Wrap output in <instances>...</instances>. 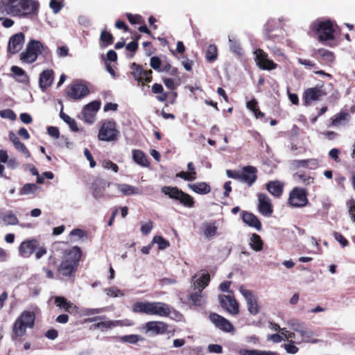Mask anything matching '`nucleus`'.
Masks as SVG:
<instances>
[{"label":"nucleus","instance_id":"39","mask_svg":"<svg viewBox=\"0 0 355 355\" xmlns=\"http://www.w3.org/2000/svg\"><path fill=\"white\" fill-rule=\"evenodd\" d=\"M210 276L208 273L203 274L199 279L193 283L195 289H202V291L209 285Z\"/></svg>","mask_w":355,"mask_h":355},{"label":"nucleus","instance_id":"60","mask_svg":"<svg viewBox=\"0 0 355 355\" xmlns=\"http://www.w3.org/2000/svg\"><path fill=\"white\" fill-rule=\"evenodd\" d=\"M347 115L348 114L346 112H340L339 114H336L332 119V124L334 125H338L341 121L346 119Z\"/></svg>","mask_w":355,"mask_h":355},{"label":"nucleus","instance_id":"58","mask_svg":"<svg viewBox=\"0 0 355 355\" xmlns=\"http://www.w3.org/2000/svg\"><path fill=\"white\" fill-rule=\"evenodd\" d=\"M297 333L300 334L302 340L307 342L313 336V333L311 331H307L305 326L300 329Z\"/></svg>","mask_w":355,"mask_h":355},{"label":"nucleus","instance_id":"42","mask_svg":"<svg viewBox=\"0 0 355 355\" xmlns=\"http://www.w3.org/2000/svg\"><path fill=\"white\" fill-rule=\"evenodd\" d=\"M218 56V49L215 44H210L208 46L206 53L205 58L208 62H214Z\"/></svg>","mask_w":355,"mask_h":355},{"label":"nucleus","instance_id":"49","mask_svg":"<svg viewBox=\"0 0 355 355\" xmlns=\"http://www.w3.org/2000/svg\"><path fill=\"white\" fill-rule=\"evenodd\" d=\"M287 324L290 329L296 332L300 331L304 327V323L300 322L299 320L295 318L289 320Z\"/></svg>","mask_w":355,"mask_h":355},{"label":"nucleus","instance_id":"41","mask_svg":"<svg viewBox=\"0 0 355 355\" xmlns=\"http://www.w3.org/2000/svg\"><path fill=\"white\" fill-rule=\"evenodd\" d=\"M317 53L326 63H332L334 61L335 55L333 52L325 49H319Z\"/></svg>","mask_w":355,"mask_h":355},{"label":"nucleus","instance_id":"14","mask_svg":"<svg viewBox=\"0 0 355 355\" xmlns=\"http://www.w3.org/2000/svg\"><path fill=\"white\" fill-rule=\"evenodd\" d=\"M257 65L262 70H272L277 67V64L268 58V55L263 50L258 49L254 51Z\"/></svg>","mask_w":355,"mask_h":355},{"label":"nucleus","instance_id":"7","mask_svg":"<svg viewBox=\"0 0 355 355\" xmlns=\"http://www.w3.org/2000/svg\"><path fill=\"white\" fill-rule=\"evenodd\" d=\"M161 191L171 199L178 201L185 207L192 208L195 205L193 198L177 187L164 186L162 188Z\"/></svg>","mask_w":355,"mask_h":355},{"label":"nucleus","instance_id":"53","mask_svg":"<svg viewBox=\"0 0 355 355\" xmlns=\"http://www.w3.org/2000/svg\"><path fill=\"white\" fill-rule=\"evenodd\" d=\"M0 116L3 119H8L12 121L16 119V114L13 110L10 109L2 110L0 111Z\"/></svg>","mask_w":355,"mask_h":355},{"label":"nucleus","instance_id":"5","mask_svg":"<svg viewBox=\"0 0 355 355\" xmlns=\"http://www.w3.org/2000/svg\"><path fill=\"white\" fill-rule=\"evenodd\" d=\"M35 320V314L34 311H24L13 324L12 339L24 336L26 333L27 328L34 327Z\"/></svg>","mask_w":355,"mask_h":355},{"label":"nucleus","instance_id":"27","mask_svg":"<svg viewBox=\"0 0 355 355\" xmlns=\"http://www.w3.org/2000/svg\"><path fill=\"white\" fill-rule=\"evenodd\" d=\"M292 165L294 168H305L311 170H315L319 167V162L317 159H295L292 162Z\"/></svg>","mask_w":355,"mask_h":355},{"label":"nucleus","instance_id":"11","mask_svg":"<svg viewBox=\"0 0 355 355\" xmlns=\"http://www.w3.org/2000/svg\"><path fill=\"white\" fill-rule=\"evenodd\" d=\"M130 69H132L131 74L139 84L144 85L145 83H150L153 80L151 69L144 70L141 65L136 62L131 64Z\"/></svg>","mask_w":355,"mask_h":355},{"label":"nucleus","instance_id":"63","mask_svg":"<svg viewBox=\"0 0 355 355\" xmlns=\"http://www.w3.org/2000/svg\"><path fill=\"white\" fill-rule=\"evenodd\" d=\"M105 292L107 295L111 297H118L119 295H123L121 290L114 287H111L105 289Z\"/></svg>","mask_w":355,"mask_h":355},{"label":"nucleus","instance_id":"45","mask_svg":"<svg viewBox=\"0 0 355 355\" xmlns=\"http://www.w3.org/2000/svg\"><path fill=\"white\" fill-rule=\"evenodd\" d=\"M121 324V321L119 320H115V321H105V322H101L97 324H95L94 328L101 329L102 331L107 330L109 329H112V327L119 325Z\"/></svg>","mask_w":355,"mask_h":355},{"label":"nucleus","instance_id":"57","mask_svg":"<svg viewBox=\"0 0 355 355\" xmlns=\"http://www.w3.org/2000/svg\"><path fill=\"white\" fill-rule=\"evenodd\" d=\"M15 148L19 151L21 152L26 158H29L31 157V153L25 144L22 142H19L17 146H15Z\"/></svg>","mask_w":355,"mask_h":355},{"label":"nucleus","instance_id":"13","mask_svg":"<svg viewBox=\"0 0 355 355\" xmlns=\"http://www.w3.org/2000/svg\"><path fill=\"white\" fill-rule=\"evenodd\" d=\"M89 92L87 85L73 82L67 87V94L69 98L74 101L85 97Z\"/></svg>","mask_w":355,"mask_h":355},{"label":"nucleus","instance_id":"55","mask_svg":"<svg viewBox=\"0 0 355 355\" xmlns=\"http://www.w3.org/2000/svg\"><path fill=\"white\" fill-rule=\"evenodd\" d=\"M297 61L300 64L304 65L306 69H318V67L317 66L316 63L310 60L298 58Z\"/></svg>","mask_w":355,"mask_h":355},{"label":"nucleus","instance_id":"19","mask_svg":"<svg viewBox=\"0 0 355 355\" xmlns=\"http://www.w3.org/2000/svg\"><path fill=\"white\" fill-rule=\"evenodd\" d=\"M209 318L220 330L228 333L234 331V327L232 322L220 315L211 313L209 314Z\"/></svg>","mask_w":355,"mask_h":355},{"label":"nucleus","instance_id":"37","mask_svg":"<svg viewBox=\"0 0 355 355\" xmlns=\"http://www.w3.org/2000/svg\"><path fill=\"white\" fill-rule=\"evenodd\" d=\"M263 243L261 236L256 233H253L251 236L250 243L251 248L257 252L261 251L263 249Z\"/></svg>","mask_w":355,"mask_h":355},{"label":"nucleus","instance_id":"4","mask_svg":"<svg viewBox=\"0 0 355 355\" xmlns=\"http://www.w3.org/2000/svg\"><path fill=\"white\" fill-rule=\"evenodd\" d=\"M312 31L318 35V40L323 44H327L329 46L334 45L328 43L329 41L335 39V30L334 28L333 21L330 19L325 21H316L312 24Z\"/></svg>","mask_w":355,"mask_h":355},{"label":"nucleus","instance_id":"12","mask_svg":"<svg viewBox=\"0 0 355 355\" xmlns=\"http://www.w3.org/2000/svg\"><path fill=\"white\" fill-rule=\"evenodd\" d=\"M327 93L324 85H316L306 89L303 94V101L305 105H309L313 101H319L321 97L326 96Z\"/></svg>","mask_w":355,"mask_h":355},{"label":"nucleus","instance_id":"3","mask_svg":"<svg viewBox=\"0 0 355 355\" xmlns=\"http://www.w3.org/2000/svg\"><path fill=\"white\" fill-rule=\"evenodd\" d=\"M39 55L48 59L51 57V50L40 41L31 40L26 45V49L20 54V60L26 63H33Z\"/></svg>","mask_w":355,"mask_h":355},{"label":"nucleus","instance_id":"25","mask_svg":"<svg viewBox=\"0 0 355 355\" xmlns=\"http://www.w3.org/2000/svg\"><path fill=\"white\" fill-rule=\"evenodd\" d=\"M54 80V71L52 69H45L40 75L39 85L42 91L51 86Z\"/></svg>","mask_w":355,"mask_h":355},{"label":"nucleus","instance_id":"35","mask_svg":"<svg viewBox=\"0 0 355 355\" xmlns=\"http://www.w3.org/2000/svg\"><path fill=\"white\" fill-rule=\"evenodd\" d=\"M10 71L17 77V80L21 83L28 82L29 77L24 70L17 66H12Z\"/></svg>","mask_w":355,"mask_h":355},{"label":"nucleus","instance_id":"6","mask_svg":"<svg viewBox=\"0 0 355 355\" xmlns=\"http://www.w3.org/2000/svg\"><path fill=\"white\" fill-rule=\"evenodd\" d=\"M35 252L37 259H41L47 252L46 248L36 239H26L19 247V253L24 258L30 257Z\"/></svg>","mask_w":355,"mask_h":355},{"label":"nucleus","instance_id":"2","mask_svg":"<svg viewBox=\"0 0 355 355\" xmlns=\"http://www.w3.org/2000/svg\"><path fill=\"white\" fill-rule=\"evenodd\" d=\"M83 255L81 248L77 245L64 251L62 259L58 266V273L69 279L74 278L78 271L80 262L83 261Z\"/></svg>","mask_w":355,"mask_h":355},{"label":"nucleus","instance_id":"15","mask_svg":"<svg viewBox=\"0 0 355 355\" xmlns=\"http://www.w3.org/2000/svg\"><path fill=\"white\" fill-rule=\"evenodd\" d=\"M168 324L163 321H149L145 323L142 329L146 334L153 336L162 335L168 332Z\"/></svg>","mask_w":355,"mask_h":355},{"label":"nucleus","instance_id":"47","mask_svg":"<svg viewBox=\"0 0 355 355\" xmlns=\"http://www.w3.org/2000/svg\"><path fill=\"white\" fill-rule=\"evenodd\" d=\"M153 243H155L158 244V248L159 250H164L169 247L170 243L166 239H164L161 236H155L153 239Z\"/></svg>","mask_w":355,"mask_h":355},{"label":"nucleus","instance_id":"52","mask_svg":"<svg viewBox=\"0 0 355 355\" xmlns=\"http://www.w3.org/2000/svg\"><path fill=\"white\" fill-rule=\"evenodd\" d=\"M120 340L123 343L136 344L139 340V336L137 334L126 335L121 336Z\"/></svg>","mask_w":355,"mask_h":355},{"label":"nucleus","instance_id":"43","mask_svg":"<svg viewBox=\"0 0 355 355\" xmlns=\"http://www.w3.org/2000/svg\"><path fill=\"white\" fill-rule=\"evenodd\" d=\"M203 232L207 238L213 237L216 235L217 227L215 225L214 223H206L204 224Z\"/></svg>","mask_w":355,"mask_h":355},{"label":"nucleus","instance_id":"28","mask_svg":"<svg viewBox=\"0 0 355 355\" xmlns=\"http://www.w3.org/2000/svg\"><path fill=\"white\" fill-rule=\"evenodd\" d=\"M188 187L193 192L200 194L205 195L211 191L210 185L205 182H199L194 184H189Z\"/></svg>","mask_w":355,"mask_h":355},{"label":"nucleus","instance_id":"59","mask_svg":"<svg viewBox=\"0 0 355 355\" xmlns=\"http://www.w3.org/2000/svg\"><path fill=\"white\" fill-rule=\"evenodd\" d=\"M333 235H334V239L338 242H339L343 247H346L348 245V244H349L348 241L343 236L342 234L337 232H334L333 233Z\"/></svg>","mask_w":355,"mask_h":355},{"label":"nucleus","instance_id":"9","mask_svg":"<svg viewBox=\"0 0 355 355\" xmlns=\"http://www.w3.org/2000/svg\"><path fill=\"white\" fill-rule=\"evenodd\" d=\"M119 131L116 129V123L114 121L103 122L98 132V138L103 141H115L118 139Z\"/></svg>","mask_w":355,"mask_h":355},{"label":"nucleus","instance_id":"18","mask_svg":"<svg viewBox=\"0 0 355 355\" xmlns=\"http://www.w3.org/2000/svg\"><path fill=\"white\" fill-rule=\"evenodd\" d=\"M25 38V34L22 32L12 35L8 41V52L13 55L19 53L23 48Z\"/></svg>","mask_w":355,"mask_h":355},{"label":"nucleus","instance_id":"46","mask_svg":"<svg viewBox=\"0 0 355 355\" xmlns=\"http://www.w3.org/2000/svg\"><path fill=\"white\" fill-rule=\"evenodd\" d=\"M2 220L7 225H15L19 224L17 217L12 212H8L2 216Z\"/></svg>","mask_w":355,"mask_h":355},{"label":"nucleus","instance_id":"29","mask_svg":"<svg viewBox=\"0 0 355 355\" xmlns=\"http://www.w3.org/2000/svg\"><path fill=\"white\" fill-rule=\"evenodd\" d=\"M284 185L279 181H271L266 185V189L272 196L280 197L283 193Z\"/></svg>","mask_w":355,"mask_h":355},{"label":"nucleus","instance_id":"22","mask_svg":"<svg viewBox=\"0 0 355 355\" xmlns=\"http://www.w3.org/2000/svg\"><path fill=\"white\" fill-rule=\"evenodd\" d=\"M257 169L252 166H245L243 167L241 175L240 182L246 183L248 187H251L257 179Z\"/></svg>","mask_w":355,"mask_h":355},{"label":"nucleus","instance_id":"62","mask_svg":"<svg viewBox=\"0 0 355 355\" xmlns=\"http://www.w3.org/2000/svg\"><path fill=\"white\" fill-rule=\"evenodd\" d=\"M284 349L287 353L292 354H296L299 350L298 347L293 345V340H291L290 343L284 345Z\"/></svg>","mask_w":355,"mask_h":355},{"label":"nucleus","instance_id":"8","mask_svg":"<svg viewBox=\"0 0 355 355\" xmlns=\"http://www.w3.org/2000/svg\"><path fill=\"white\" fill-rule=\"evenodd\" d=\"M308 192L306 189L295 187L289 193L288 205L293 208H302L309 204Z\"/></svg>","mask_w":355,"mask_h":355},{"label":"nucleus","instance_id":"33","mask_svg":"<svg viewBox=\"0 0 355 355\" xmlns=\"http://www.w3.org/2000/svg\"><path fill=\"white\" fill-rule=\"evenodd\" d=\"M294 178L304 186H309L314 183L315 178L304 172H297L294 174Z\"/></svg>","mask_w":355,"mask_h":355},{"label":"nucleus","instance_id":"23","mask_svg":"<svg viewBox=\"0 0 355 355\" xmlns=\"http://www.w3.org/2000/svg\"><path fill=\"white\" fill-rule=\"evenodd\" d=\"M259 211L264 216H270L273 212L272 205L269 197L265 193L258 195Z\"/></svg>","mask_w":355,"mask_h":355},{"label":"nucleus","instance_id":"31","mask_svg":"<svg viewBox=\"0 0 355 355\" xmlns=\"http://www.w3.org/2000/svg\"><path fill=\"white\" fill-rule=\"evenodd\" d=\"M152 92L157 94L156 98L159 102H164L167 100L170 92H164V87L161 84L155 83L152 86Z\"/></svg>","mask_w":355,"mask_h":355},{"label":"nucleus","instance_id":"51","mask_svg":"<svg viewBox=\"0 0 355 355\" xmlns=\"http://www.w3.org/2000/svg\"><path fill=\"white\" fill-rule=\"evenodd\" d=\"M69 236H71V239L73 237H76V239H73V241H77L79 239H81L84 237H87V234L84 230L81 229L75 228L72 231H71Z\"/></svg>","mask_w":355,"mask_h":355},{"label":"nucleus","instance_id":"10","mask_svg":"<svg viewBox=\"0 0 355 355\" xmlns=\"http://www.w3.org/2000/svg\"><path fill=\"white\" fill-rule=\"evenodd\" d=\"M150 66L158 72H166L173 76H178V69L173 67L168 62L164 61L158 56H153L150 60Z\"/></svg>","mask_w":355,"mask_h":355},{"label":"nucleus","instance_id":"36","mask_svg":"<svg viewBox=\"0 0 355 355\" xmlns=\"http://www.w3.org/2000/svg\"><path fill=\"white\" fill-rule=\"evenodd\" d=\"M248 109L251 110L257 119H261L265 116V114L259 110L258 102L255 98L248 101L246 105Z\"/></svg>","mask_w":355,"mask_h":355},{"label":"nucleus","instance_id":"44","mask_svg":"<svg viewBox=\"0 0 355 355\" xmlns=\"http://www.w3.org/2000/svg\"><path fill=\"white\" fill-rule=\"evenodd\" d=\"M60 116L61 119L69 125L70 129L73 132H78L79 129L78 128L76 121L73 119H71L69 116L64 114L62 111L60 112Z\"/></svg>","mask_w":355,"mask_h":355},{"label":"nucleus","instance_id":"24","mask_svg":"<svg viewBox=\"0 0 355 355\" xmlns=\"http://www.w3.org/2000/svg\"><path fill=\"white\" fill-rule=\"evenodd\" d=\"M171 313L170 306L161 302H150V315H156L161 317H168Z\"/></svg>","mask_w":355,"mask_h":355},{"label":"nucleus","instance_id":"48","mask_svg":"<svg viewBox=\"0 0 355 355\" xmlns=\"http://www.w3.org/2000/svg\"><path fill=\"white\" fill-rule=\"evenodd\" d=\"M100 40L102 42L105 44V45H110L114 42V37L110 32L104 30L101 32Z\"/></svg>","mask_w":355,"mask_h":355},{"label":"nucleus","instance_id":"30","mask_svg":"<svg viewBox=\"0 0 355 355\" xmlns=\"http://www.w3.org/2000/svg\"><path fill=\"white\" fill-rule=\"evenodd\" d=\"M150 302H136L132 304V311L135 313L150 315Z\"/></svg>","mask_w":355,"mask_h":355},{"label":"nucleus","instance_id":"38","mask_svg":"<svg viewBox=\"0 0 355 355\" xmlns=\"http://www.w3.org/2000/svg\"><path fill=\"white\" fill-rule=\"evenodd\" d=\"M118 190L125 196H130L138 193V189L127 184H119L116 185Z\"/></svg>","mask_w":355,"mask_h":355},{"label":"nucleus","instance_id":"61","mask_svg":"<svg viewBox=\"0 0 355 355\" xmlns=\"http://www.w3.org/2000/svg\"><path fill=\"white\" fill-rule=\"evenodd\" d=\"M194 174H190L189 172L180 171L176 174L177 178H180L186 181H193L194 179Z\"/></svg>","mask_w":355,"mask_h":355},{"label":"nucleus","instance_id":"40","mask_svg":"<svg viewBox=\"0 0 355 355\" xmlns=\"http://www.w3.org/2000/svg\"><path fill=\"white\" fill-rule=\"evenodd\" d=\"M39 189V187L34 183L25 184L19 191V194L21 196L29 195L35 193Z\"/></svg>","mask_w":355,"mask_h":355},{"label":"nucleus","instance_id":"16","mask_svg":"<svg viewBox=\"0 0 355 355\" xmlns=\"http://www.w3.org/2000/svg\"><path fill=\"white\" fill-rule=\"evenodd\" d=\"M218 300L223 309L232 315L239 313V305L234 295H220Z\"/></svg>","mask_w":355,"mask_h":355},{"label":"nucleus","instance_id":"50","mask_svg":"<svg viewBox=\"0 0 355 355\" xmlns=\"http://www.w3.org/2000/svg\"><path fill=\"white\" fill-rule=\"evenodd\" d=\"M202 289H199L197 292L191 293L189 296V300L196 306L202 305Z\"/></svg>","mask_w":355,"mask_h":355},{"label":"nucleus","instance_id":"17","mask_svg":"<svg viewBox=\"0 0 355 355\" xmlns=\"http://www.w3.org/2000/svg\"><path fill=\"white\" fill-rule=\"evenodd\" d=\"M239 291L246 300L248 309L250 313L254 315H257L259 312V306L257 297L253 294L252 291L245 288L243 286H240Z\"/></svg>","mask_w":355,"mask_h":355},{"label":"nucleus","instance_id":"64","mask_svg":"<svg viewBox=\"0 0 355 355\" xmlns=\"http://www.w3.org/2000/svg\"><path fill=\"white\" fill-rule=\"evenodd\" d=\"M103 165L105 168L112 169L115 173H117L119 171V166L117 164L110 160H105Z\"/></svg>","mask_w":355,"mask_h":355},{"label":"nucleus","instance_id":"56","mask_svg":"<svg viewBox=\"0 0 355 355\" xmlns=\"http://www.w3.org/2000/svg\"><path fill=\"white\" fill-rule=\"evenodd\" d=\"M229 42L231 51L237 55H241L242 53V48L240 44L237 41L231 39L229 40Z\"/></svg>","mask_w":355,"mask_h":355},{"label":"nucleus","instance_id":"21","mask_svg":"<svg viewBox=\"0 0 355 355\" xmlns=\"http://www.w3.org/2000/svg\"><path fill=\"white\" fill-rule=\"evenodd\" d=\"M110 182L101 178H96L92 184V193L94 198L99 199L104 197L106 188L109 187Z\"/></svg>","mask_w":355,"mask_h":355},{"label":"nucleus","instance_id":"20","mask_svg":"<svg viewBox=\"0 0 355 355\" xmlns=\"http://www.w3.org/2000/svg\"><path fill=\"white\" fill-rule=\"evenodd\" d=\"M101 102L98 101H92L86 105L82 112L83 119L86 123H93L96 119V114L100 109Z\"/></svg>","mask_w":355,"mask_h":355},{"label":"nucleus","instance_id":"34","mask_svg":"<svg viewBox=\"0 0 355 355\" xmlns=\"http://www.w3.org/2000/svg\"><path fill=\"white\" fill-rule=\"evenodd\" d=\"M239 354V355H279V353L276 352L248 349H241Z\"/></svg>","mask_w":355,"mask_h":355},{"label":"nucleus","instance_id":"54","mask_svg":"<svg viewBox=\"0 0 355 355\" xmlns=\"http://www.w3.org/2000/svg\"><path fill=\"white\" fill-rule=\"evenodd\" d=\"M126 17L129 22L132 24H141L144 22L142 17L139 15H132L131 13H127Z\"/></svg>","mask_w":355,"mask_h":355},{"label":"nucleus","instance_id":"1","mask_svg":"<svg viewBox=\"0 0 355 355\" xmlns=\"http://www.w3.org/2000/svg\"><path fill=\"white\" fill-rule=\"evenodd\" d=\"M40 3L37 0H1L0 12L12 16L26 17L37 15Z\"/></svg>","mask_w":355,"mask_h":355},{"label":"nucleus","instance_id":"32","mask_svg":"<svg viewBox=\"0 0 355 355\" xmlns=\"http://www.w3.org/2000/svg\"><path fill=\"white\" fill-rule=\"evenodd\" d=\"M133 160L142 166H148L149 162L146 154L141 150H134L132 151Z\"/></svg>","mask_w":355,"mask_h":355},{"label":"nucleus","instance_id":"26","mask_svg":"<svg viewBox=\"0 0 355 355\" xmlns=\"http://www.w3.org/2000/svg\"><path fill=\"white\" fill-rule=\"evenodd\" d=\"M242 220L248 226L254 227L258 231H260L262 229L261 221L254 214L251 212L243 211Z\"/></svg>","mask_w":355,"mask_h":355}]
</instances>
